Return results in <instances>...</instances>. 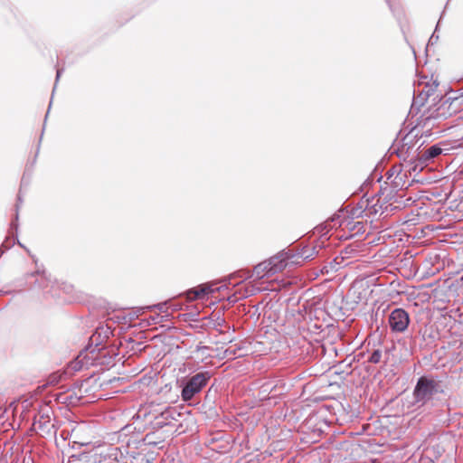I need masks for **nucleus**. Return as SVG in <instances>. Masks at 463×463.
Wrapping results in <instances>:
<instances>
[{
    "mask_svg": "<svg viewBox=\"0 0 463 463\" xmlns=\"http://www.w3.org/2000/svg\"><path fill=\"white\" fill-rule=\"evenodd\" d=\"M211 373L208 371L200 372L181 382V399L184 402H190L195 395L199 394L207 385L211 379Z\"/></svg>",
    "mask_w": 463,
    "mask_h": 463,
    "instance_id": "nucleus-1",
    "label": "nucleus"
},
{
    "mask_svg": "<svg viewBox=\"0 0 463 463\" xmlns=\"http://www.w3.org/2000/svg\"><path fill=\"white\" fill-rule=\"evenodd\" d=\"M436 39H438V36L435 35V32H434L433 34L430 38V42L432 43V41H436Z\"/></svg>",
    "mask_w": 463,
    "mask_h": 463,
    "instance_id": "nucleus-23",
    "label": "nucleus"
},
{
    "mask_svg": "<svg viewBox=\"0 0 463 463\" xmlns=\"http://www.w3.org/2000/svg\"><path fill=\"white\" fill-rule=\"evenodd\" d=\"M441 153L442 149L439 146L434 145L427 148L425 151H423L421 155V159H424L426 161L430 160L439 156Z\"/></svg>",
    "mask_w": 463,
    "mask_h": 463,
    "instance_id": "nucleus-12",
    "label": "nucleus"
},
{
    "mask_svg": "<svg viewBox=\"0 0 463 463\" xmlns=\"http://www.w3.org/2000/svg\"><path fill=\"white\" fill-rule=\"evenodd\" d=\"M18 209H19V204L17 203V205H16L15 222H13L11 223L12 227H14L15 229H17V223H16V222L18 221Z\"/></svg>",
    "mask_w": 463,
    "mask_h": 463,
    "instance_id": "nucleus-20",
    "label": "nucleus"
},
{
    "mask_svg": "<svg viewBox=\"0 0 463 463\" xmlns=\"http://www.w3.org/2000/svg\"><path fill=\"white\" fill-rule=\"evenodd\" d=\"M118 448L117 447H111L109 449V452L105 455V457L113 458L114 460H117L118 455Z\"/></svg>",
    "mask_w": 463,
    "mask_h": 463,
    "instance_id": "nucleus-18",
    "label": "nucleus"
},
{
    "mask_svg": "<svg viewBox=\"0 0 463 463\" xmlns=\"http://www.w3.org/2000/svg\"><path fill=\"white\" fill-rule=\"evenodd\" d=\"M165 303H159L151 307H147L146 308H157L161 312H165Z\"/></svg>",
    "mask_w": 463,
    "mask_h": 463,
    "instance_id": "nucleus-19",
    "label": "nucleus"
},
{
    "mask_svg": "<svg viewBox=\"0 0 463 463\" xmlns=\"http://www.w3.org/2000/svg\"><path fill=\"white\" fill-rule=\"evenodd\" d=\"M213 289L210 286L202 285L198 288L189 290L187 294V298L190 301L203 298L204 296L213 293Z\"/></svg>",
    "mask_w": 463,
    "mask_h": 463,
    "instance_id": "nucleus-10",
    "label": "nucleus"
},
{
    "mask_svg": "<svg viewBox=\"0 0 463 463\" xmlns=\"http://www.w3.org/2000/svg\"><path fill=\"white\" fill-rule=\"evenodd\" d=\"M439 383L434 379L421 376L418 379L413 390L414 404L424 406L438 393Z\"/></svg>",
    "mask_w": 463,
    "mask_h": 463,
    "instance_id": "nucleus-2",
    "label": "nucleus"
},
{
    "mask_svg": "<svg viewBox=\"0 0 463 463\" xmlns=\"http://www.w3.org/2000/svg\"><path fill=\"white\" fill-rule=\"evenodd\" d=\"M388 323L392 332L402 333L409 326V314L403 308H395L390 313Z\"/></svg>",
    "mask_w": 463,
    "mask_h": 463,
    "instance_id": "nucleus-5",
    "label": "nucleus"
},
{
    "mask_svg": "<svg viewBox=\"0 0 463 463\" xmlns=\"http://www.w3.org/2000/svg\"><path fill=\"white\" fill-rule=\"evenodd\" d=\"M444 109H445V107L439 109V111H438V115L439 116H445L446 117V114L442 111V110H444Z\"/></svg>",
    "mask_w": 463,
    "mask_h": 463,
    "instance_id": "nucleus-21",
    "label": "nucleus"
},
{
    "mask_svg": "<svg viewBox=\"0 0 463 463\" xmlns=\"http://www.w3.org/2000/svg\"><path fill=\"white\" fill-rule=\"evenodd\" d=\"M339 220V216H335V217H332L330 220H328L326 223V225L324 227H317V229L318 230V232L319 233H322V234H326L329 229L332 228L331 226V222H337L339 225H341V223L338 222Z\"/></svg>",
    "mask_w": 463,
    "mask_h": 463,
    "instance_id": "nucleus-15",
    "label": "nucleus"
},
{
    "mask_svg": "<svg viewBox=\"0 0 463 463\" xmlns=\"http://www.w3.org/2000/svg\"><path fill=\"white\" fill-rule=\"evenodd\" d=\"M414 106H422V103H420V104H414Z\"/></svg>",
    "mask_w": 463,
    "mask_h": 463,
    "instance_id": "nucleus-27",
    "label": "nucleus"
},
{
    "mask_svg": "<svg viewBox=\"0 0 463 463\" xmlns=\"http://www.w3.org/2000/svg\"><path fill=\"white\" fill-rule=\"evenodd\" d=\"M406 176L405 173H398L394 177L389 180L393 190H399L403 187Z\"/></svg>",
    "mask_w": 463,
    "mask_h": 463,
    "instance_id": "nucleus-13",
    "label": "nucleus"
},
{
    "mask_svg": "<svg viewBox=\"0 0 463 463\" xmlns=\"http://www.w3.org/2000/svg\"><path fill=\"white\" fill-rule=\"evenodd\" d=\"M383 353L380 349H375L368 357V362L372 364H379L382 360Z\"/></svg>",
    "mask_w": 463,
    "mask_h": 463,
    "instance_id": "nucleus-16",
    "label": "nucleus"
},
{
    "mask_svg": "<svg viewBox=\"0 0 463 463\" xmlns=\"http://www.w3.org/2000/svg\"><path fill=\"white\" fill-rule=\"evenodd\" d=\"M18 202L21 203L22 202V198H21V195L19 194L18 195Z\"/></svg>",
    "mask_w": 463,
    "mask_h": 463,
    "instance_id": "nucleus-25",
    "label": "nucleus"
},
{
    "mask_svg": "<svg viewBox=\"0 0 463 463\" xmlns=\"http://www.w3.org/2000/svg\"><path fill=\"white\" fill-rule=\"evenodd\" d=\"M318 253L317 247L306 246L302 248L297 254H293L294 258H300L302 260H311Z\"/></svg>",
    "mask_w": 463,
    "mask_h": 463,
    "instance_id": "nucleus-11",
    "label": "nucleus"
},
{
    "mask_svg": "<svg viewBox=\"0 0 463 463\" xmlns=\"http://www.w3.org/2000/svg\"><path fill=\"white\" fill-rule=\"evenodd\" d=\"M271 275L274 274L272 271V267L270 266L269 260L259 263L253 269V276L258 279H261L264 277H269Z\"/></svg>",
    "mask_w": 463,
    "mask_h": 463,
    "instance_id": "nucleus-8",
    "label": "nucleus"
},
{
    "mask_svg": "<svg viewBox=\"0 0 463 463\" xmlns=\"http://www.w3.org/2000/svg\"><path fill=\"white\" fill-rule=\"evenodd\" d=\"M33 427L36 431H42L43 433H50L51 424L49 416L41 415L39 418L35 419Z\"/></svg>",
    "mask_w": 463,
    "mask_h": 463,
    "instance_id": "nucleus-9",
    "label": "nucleus"
},
{
    "mask_svg": "<svg viewBox=\"0 0 463 463\" xmlns=\"http://www.w3.org/2000/svg\"><path fill=\"white\" fill-rule=\"evenodd\" d=\"M398 173H402V167L401 165H394L392 166L388 172H387V180H390L392 179V177H394Z\"/></svg>",
    "mask_w": 463,
    "mask_h": 463,
    "instance_id": "nucleus-17",
    "label": "nucleus"
},
{
    "mask_svg": "<svg viewBox=\"0 0 463 463\" xmlns=\"http://www.w3.org/2000/svg\"><path fill=\"white\" fill-rule=\"evenodd\" d=\"M373 293L368 281L355 280L348 290V297L355 303L366 304Z\"/></svg>",
    "mask_w": 463,
    "mask_h": 463,
    "instance_id": "nucleus-4",
    "label": "nucleus"
},
{
    "mask_svg": "<svg viewBox=\"0 0 463 463\" xmlns=\"http://www.w3.org/2000/svg\"><path fill=\"white\" fill-rule=\"evenodd\" d=\"M242 355H244V354L241 352V348L240 346H229L224 351V357L227 359H235Z\"/></svg>",
    "mask_w": 463,
    "mask_h": 463,
    "instance_id": "nucleus-14",
    "label": "nucleus"
},
{
    "mask_svg": "<svg viewBox=\"0 0 463 463\" xmlns=\"http://www.w3.org/2000/svg\"><path fill=\"white\" fill-rule=\"evenodd\" d=\"M439 26V22H438V24L436 25V30L438 29Z\"/></svg>",
    "mask_w": 463,
    "mask_h": 463,
    "instance_id": "nucleus-26",
    "label": "nucleus"
},
{
    "mask_svg": "<svg viewBox=\"0 0 463 463\" xmlns=\"http://www.w3.org/2000/svg\"><path fill=\"white\" fill-rule=\"evenodd\" d=\"M61 70H57V72H56V82L59 80V79L61 77Z\"/></svg>",
    "mask_w": 463,
    "mask_h": 463,
    "instance_id": "nucleus-22",
    "label": "nucleus"
},
{
    "mask_svg": "<svg viewBox=\"0 0 463 463\" xmlns=\"http://www.w3.org/2000/svg\"><path fill=\"white\" fill-rule=\"evenodd\" d=\"M415 137L411 134H408L403 139L401 147L397 149V155L402 160H412L413 158H407L411 152H413V148L415 145H412V142L415 140Z\"/></svg>",
    "mask_w": 463,
    "mask_h": 463,
    "instance_id": "nucleus-7",
    "label": "nucleus"
},
{
    "mask_svg": "<svg viewBox=\"0 0 463 463\" xmlns=\"http://www.w3.org/2000/svg\"><path fill=\"white\" fill-rule=\"evenodd\" d=\"M436 39H438V36L435 35V32H434L433 34L430 38V42L432 43V41H436Z\"/></svg>",
    "mask_w": 463,
    "mask_h": 463,
    "instance_id": "nucleus-24",
    "label": "nucleus"
},
{
    "mask_svg": "<svg viewBox=\"0 0 463 463\" xmlns=\"http://www.w3.org/2000/svg\"><path fill=\"white\" fill-rule=\"evenodd\" d=\"M153 417V424L156 428H163L170 425L173 420H177L181 413L177 411L176 408L166 406L164 410L154 409L149 411Z\"/></svg>",
    "mask_w": 463,
    "mask_h": 463,
    "instance_id": "nucleus-3",
    "label": "nucleus"
},
{
    "mask_svg": "<svg viewBox=\"0 0 463 463\" xmlns=\"http://www.w3.org/2000/svg\"><path fill=\"white\" fill-rule=\"evenodd\" d=\"M294 255L289 252L281 251L279 254L269 258L270 266L273 274L282 271L288 265V261L293 259Z\"/></svg>",
    "mask_w": 463,
    "mask_h": 463,
    "instance_id": "nucleus-6",
    "label": "nucleus"
}]
</instances>
